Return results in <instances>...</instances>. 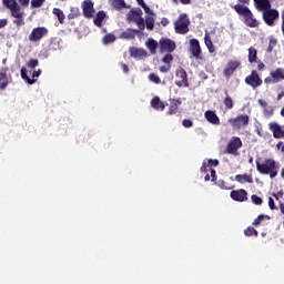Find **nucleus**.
Wrapping results in <instances>:
<instances>
[{"label":"nucleus","mask_w":284,"mask_h":284,"mask_svg":"<svg viewBox=\"0 0 284 284\" xmlns=\"http://www.w3.org/2000/svg\"><path fill=\"white\" fill-rule=\"evenodd\" d=\"M255 8L258 10V12H262V19L266 26L270 28L276 26V21H278L281 13H278L276 9H272V2L258 4Z\"/></svg>","instance_id":"f257e3e1"},{"label":"nucleus","mask_w":284,"mask_h":284,"mask_svg":"<svg viewBox=\"0 0 284 284\" xmlns=\"http://www.w3.org/2000/svg\"><path fill=\"white\" fill-rule=\"evenodd\" d=\"M256 170L260 174L270 175L271 179H276L278 176V163L274 161V159H265L263 163H261V159L255 161Z\"/></svg>","instance_id":"f03ea898"},{"label":"nucleus","mask_w":284,"mask_h":284,"mask_svg":"<svg viewBox=\"0 0 284 284\" xmlns=\"http://www.w3.org/2000/svg\"><path fill=\"white\" fill-rule=\"evenodd\" d=\"M232 8L235 10V12H237L240 17H243L244 23L247 26V28H258V20L254 18V13H252V10H250L247 7L239 3Z\"/></svg>","instance_id":"7ed1b4c3"},{"label":"nucleus","mask_w":284,"mask_h":284,"mask_svg":"<svg viewBox=\"0 0 284 284\" xmlns=\"http://www.w3.org/2000/svg\"><path fill=\"white\" fill-rule=\"evenodd\" d=\"M174 30L176 34H187L190 32V18L187 13H181L174 22Z\"/></svg>","instance_id":"20e7f679"},{"label":"nucleus","mask_w":284,"mask_h":284,"mask_svg":"<svg viewBox=\"0 0 284 284\" xmlns=\"http://www.w3.org/2000/svg\"><path fill=\"white\" fill-rule=\"evenodd\" d=\"M243 148V141L239 136H232L224 150V154H232V156H239V150Z\"/></svg>","instance_id":"39448f33"},{"label":"nucleus","mask_w":284,"mask_h":284,"mask_svg":"<svg viewBox=\"0 0 284 284\" xmlns=\"http://www.w3.org/2000/svg\"><path fill=\"white\" fill-rule=\"evenodd\" d=\"M233 130H241L245 125L250 124V116L247 114L237 115L236 118H231L227 121Z\"/></svg>","instance_id":"423d86ee"},{"label":"nucleus","mask_w":284,"mask_h":284,"mask_svg":"<svg viewBox=\"0 0 284 284\" xmlns=\"http://www.w3.org/2000/svg\"><path fill=\"white\" fill-rule=\"evenodd\" d=\"M142 11L141 9H139V11L135 10H131L128 13V19L129 21H132V23H135L139 28V30H141L143 32V30H145V19H143V17H141Z\"/></svg>","instance_id":"0eeeda50"},{"label":"nucleus","mask_w":284,"mask_h":284,"mask_svg":"<svg viewBox=\"0 0 284 284\" xmlns=\"http://www.w3.org/2000/svg\"><path fill=\"white\" fill-rule=\"evenodd\" d=\"M175 77L178 79L175 81V85H178V88H190V81L187 80V71H185V69L179 67L175 70Z\"/></svg>","instance_id":"6e6552de"},{"label":"nucleus","mask_w":284,"mask_h":284,"mask_svg":"<svg viewBox=\"0 0 284 284\" xmlns=\"http://www.w3.org/2000/svg\"><path fill=\"white\" fill-rule=\"evenodd\" d=\"M246 85H250L253 90H256V88H261L263 85V79H261V75H258V72L256 70H253L250 75L245 78Z\"/></svg>","instance_id":"1a4fd4ad"},{"label":"nucleus","mask_w":284,"mask_h":284,"mask_svg":"<svg viewBox=\"0 0 284 284\" xmlns=\"http://www.w3.org/2000/svg\"><path fill=\"white\" fill-rule=\"evenodd\" d=\"M44 37H48V28L37 27L33 28L31 33L29 34V41H31V43H37L41 41V39H44Z\"/></svg>","instance_id":"9d476101"},{"label":"nucleus","mask_w":284,"mask_h":284,"mask_svg":"<svg viewBox=\"0 0 284 284\" xmlns=\"http://www.w3.org/2000/svg\"><path fill=\"white\" fill-rule=\"evenodd\" d=\"M176 50V43L169 38L160 39V52L163 54L164 52H174Z\"/></svg>","instance_id":"9b49d317"},{"label":"nucleus","mask_w":284,"mask_h":284,"mask_svg":"<svg viewBox=\"0 0 284 284\" xmlns=\"http://www.w3.org/2000/svg\"><path fill=\"white\" fill-rule=\"evenodd\" d=\"M240 65H241V61H239V60H230L226 63V67L223 69V75L226 79H230V77H232V74H234V72H236V70H239Z\"/></svg>","instance_id":"f8f14e48"},{"label":"nucleus","mask_w":284,"mask_h":284,"mask_svg":"<svg viewBox=\"0 0 284 284\" xmlns=\"http://www.w3.org/2000/svg\"><path fill=\"white\" fill-rule=\"evenodd\" d=\"M82 13L85 19H92L94 17V2L92 0H84L82 2Z\"/></svg>","instance_id":"ddd939ff"},{"label":"nucleus","mask_w":284,"mask_h":284,"mask_svg":"<svg viewBox=\"0 0 284 284\" xmlns=\"http://www.w3.org/2000/svg\"><path fill=\"white\" fill-rule=\"evenodd\" d=\"M230 196L237 203H244V201H247V191L245 189L233 190Z\"/></svg>","instance_id":"4468645a"},{"label":"nucleus","mask_w":284,"mask_h":284,"mask_svg":"<svg viewBox=\"0 0 284 284\" xmlns=\"http://www.w3.org/2000/svg\"><path fill=\"white\" fill-rule=\"evenodd\" d=\"M129 53H130V57H132L133 59H136L138 61H141V59L148 58V51H145V49H141L136 47L129 48Z\"/></svg>","instance_id":"2eb2a0df"},{"label":"nucleus","mask_w":284,"mask_h":284,"mask_svg":"<svg viewBox=\"0 0 284 284\" xmlns=\"http://www.w3.org/2000/svg\"><path fill=\"white\" fill-rule=\"evenodd\" d=\"M189 51L194 59H201V43L196 39L190 40Z\"/></svg>","instance_id":"dca6fc26"},{"label":"nucleus","mask_w":284,"mask_h":284,"mask_svg":"<svg viewBox=\"0 0 284 284\" xmlns=\"http://www.w3.org/2000/svg\"><path fill=\"white\" fill-rule=\"evenodd\" d=\"M271 132H273L274 139H284V129L276 122L268 123Z\"/></svg>","instance_id":"f3484780"},{"label":"nucleus","mask_w":284,"mask_h":284,"mask_svg":"<svg viewBox=\"0 0 284 284\" xmlns=\"http://www.w3.org/2000/svg\"><path fill=\"white\" fill-rule=\"evenodd\" d=\"M141 31L140 29H132V28H128L125 31H123L121 34H120V39H124L126 41H131L132 39H135L136 34H141Z\"/></svg>","instance_id":"a211bd4d"},{"label":"nucleus","mask_w":284,"mask_h":284,"mask_svg":"<svg viewBox=\"0 0 284 284\" xmlns=\"http://www.w3.org/2000/svg\"><path fill=\"white\" fill-rule=\"evenodd\" d=\"M11 17H13V23L17 28H21V26H26V21L23 20V11L17 9L16 11H11Z\"/></svg>","instance_id":"6ab92c4d"},{"label":"nucleus","mask_w":284,"mask_h":284,"mask_svg":"<svg viewBox=\"0 0 284 284\" xmlns=\"http://www.w3.org/2000/svg\"><path fill=\"white\" fill-rule=\"evenodd\" d=\"M204 118L212 125H221V119H219V115H216V112L212 110L205 111Z\"/></svg>","instance_id":"aec40b11"},{"label":"nucleus","mask_w":284,"mask_h":284,"mask_svg":"<svg viewBox=\"0 0 284 284\" xmlns=\"http://www.w3.org/2000/svg\"><path fill=\"white\" fill-rule=\"evenodd\" d=\"M212 168H219V160L209 159L207 162H203L200 172L207 174L209 170H212Z\"/></svg>","instance_id":"412c9836"},{"label":"nucleus","mask_w":284,"mask_h":284,"mask_svg":"<svg viewBox=\"0 0 284 284\" xmlns=\"http://www.w3.org/2000/svg\"><path fill=\"white\" fill-rule=\"evenodd\" d=\"M181 99H171L168 114H176V112H179V106L181 105Z\"/></svg>","instance_id":"4be33fe9"},{"label":"nucleus","mask_w":284,"mask_h":284,"mask_svg":"<svg viewBox=\"0 0 284 284\" xmlns=\"http://www.w3.org/2000/svg\"><path fill=\"white\" fill-rule=\"evenodd\" d=\"M2 3L10 10V13L21 9V4L17 0H2Z\"/></svg>","instance_id":"5701e85b"},{"label":"nucleus","mask_w":284,"mask_h":284,"mask_svg":"<svg viewBox=\"0 0 284 284\" xmlns=\"http://www.w3.org/2000/svg\"><path fill=\"white\" fill-rule=\"evenodd\" d=\"M8 85H10V79H8V73H6V70L2 69L0 71V90H6Z\"/></svg>","instance_id":"b1692460"},{"label":"nucleus","mask_w":284,"mask_h":284,"mask_svg":"<svg viewBox=\"0 0 284 284\" xmlns=\"http://www.w3.org/2000/svg\"><path fill=\"white\" fill-rule=\"evenodd\" d=\"M271 77L274 79V83H278V81H284V69L277 68L271 72Z\"/></svg>","instance_id":"393cba45"},{"label":"nucleus","mask_w":284,"mask_h":284,"mask_svg":"<svg viewBox=\"0 0 284 284\" xmlns=\"http://www.w3.org/2000/svg\"><path fill=\"white\" fill-rule=\"evenodd\" d=\"M235 181L237 183H254V179L247 173L235 175Z\"/></svg>","instance_id":"a878e982"},{"label":"nucleus","mask_w":284,"mask_h":284,"mask_svg":"<svg viewBox=\"0 0 284 284\" xmlns=\"http://www.w3.org/2000/svg\"><path fill=\"white\" fill-rule=\"evenodd\" d=\"M151 106L153 108V110H165V104L163 103V101H161V98L159 97H154L151 100Z\"/></svg>","instance_id":"bb28decb"},{"label":"nucleus","mask_w":284,"mask_h":284,"mask_svg":"<svg viewBox=\"0 0 284 284\" xmlns=\"http://www.w3.org/2000/svg\"><path fill=\"white\" fill-rule=\"evenodd\" d=\"M20 74L21 79H23V81H26L29 85H34V83H37V79H31L28 77V69H26V67L21 68Z\"/></svg>","instance_id":"cd10ccee"},{"label":"nucleus","mask_w":284,"mask_h":284,"mask_svg":"<svg viewBox=\"0 0 284 284\" xmlns=\"http://www.w3.org/2000/svg\"><path fill=\"white\" fill-rule=\"evenodd\" d=\"M146 48L150 50L151 54H156V50L160 47V42L154 39H149L146 41Z\"/></svg>","instance_id":"c85d7f7f"},{"label":"nucleus","mask_w":284,"mask_h":284,"mask_svg":"<svg viewBox=\"0 0 284 284\" xmlns=\"http://www.w3.org/2000/svg\"><path fill=\"white\" fill-rule=\"evenodd\" d=\"M204 43L211 54H214V52H216V49L214 48V43L212 42V38L210 37V33H205Z\"/></svg>","instance_id":"c756f323"},{"label":"nucleus","mask_w":284,"mask_h":284,"mask_svg":"<svg viewBox=\"0 0 284 284\" xmlns=\"http://www.w3.org/2000/svg\"><path fill=\"white\" fill-rule=\"evenodd\" d=\"M52 12L54 17H57L59 23H65V13H63V10H61L60 8H53Z\"/></svg>","instance_id":"7c9ffc66"},{"label":"nucleus","mask_w":284,"mask_h":284,"mask_svg":"<svg viewBox=\"0 0 284 284\" xmlns=\"http://www.w3.org/2000/svg\"><path fill=\"white\" fill-rule=\"evenodd\" d=\"M105 19V11H99L93 20L94 26L101 28L103 26V20Z\"/></svg>","instance_id":"2f4dec72"},{"label":"nucleus","mask_w":284,"mask_h":284,"mask_svg":"<svg viewBox=\"0 0 284 284\" xmlns=\"http://www.w3.org/2000/svg\"><path fill=\"white\" fill-rule=\"evenodd\" d=\"M225 98H224V105L226 110H232V108H234V100H232V98L230 97V93L227 92V90L224 91Z\"/></svg>","instance_id":"473e14b6"},{"label":"nucleus","mask_w":284,"mask_h":284,"mask_svg":"<svg viewBox=\"0 0 284 284\" xmlns=\"http://www.w3.org/2000/svg\"><path fill=\"white\" fill-rule=\"evenodd\" d=\"M258 51H256V49L254 47L248 48V61L251 63H256L257 59H258Z\"/></svg>","instance_id":"72a5a7b5"},{"label":"nucleus","mask_w":284,"mask_h":284,"mask_svg":"<svg viewBox=\"0 0 284 284\" xmlns=\"http://www.w3.org/2000/svg\"><path fill=\"white\" fill-rule=\"evenodd\" d=\"M114 41H116V37L113 33H106L102 38L103 45H110V43H114Z\"/></svg>","instance_id":"f704fd0d"},{"label":"nucleus","mask_w":284,"mask_h":284,"mask_svg":"<svg viewBox=\"0 0 284 284\" xmlns=\"http://www.w3.org/2000/svg\"><path fill=\"white\" fill-rule=\"evenodd\" d=\"M209 172L211 173V175H210V173L206 172L205 176H204V181H210V179H211L212 183H215V181H216V170L209 169Z\"/></svg>","instance_id":"c9c22d12"},{"label":"nucleus","mask_w":284,"mask_h":284,"mask_svg":"<svg viewBox=\"0 0 284 284\" xmlns=\"http://www.w3.org/2000/svg\"><path fill=\"white\" fill-rule=\"evenodd\" d=\"M79 17H81V12L79 11V8L72 7L71 12L68 14V19L72 20V19H77Z\"/></svg>","instance_id":"e433bc0d"},{"label":"nucleus","mask_w":284,"mask_h":284,"mask_svg":"<svg viewBox=\"0 0 284 284\" xmlns=\"http://www.w3.org/2000/svg\"><path fill=\"white\" fill-rule=\"evenodd\" d=\"M146 27V30H154V18L153 17H146L144 20V28Z\"/></svg>","instance_id":"4c0bfd02"},{"label":"nucleus","mask_w":284,"mask_h":284,"mask_svg":"<svg viewBox=\"0 0 284 284\" xmlns=\"http://www.w3.org/2000/svg\"><path fill=\"white\" fill-rule=\"evenodd\" d=\"M245 236H258V231L254 229L253 226H248L246 230H244Z\"/></svg>","instance_id":"58836bf2"},{"label":"nucleus","mask_w":284,"mask_h":284,"mask_svg":"<svg viewBox=\"0 0 284 284\" xmlns=\"http://www.w3.org/2000/svg\"><path fill=\"white\" fill-rule=\"evenodd\" d=\"M112 6L115 10H122V8H125V0H113Z\"/></svg>","instance_id":"ea45409f"},{"label":"nucleus","mask_w":284,"mask_h":284,"mask_svg":"<svg viewBox=\"0 0 284 284\" xmlns=\"http://www.w3.org/2000/svg\"><path fill=\"white\" fill-rule=\"evenodd\" d=\"M278 43V41H276V39L274 38H270V42H268V47L266 49V52L272 53L274 48H276V44Z\"/></svg>","instance_id":"a19ab883"},{"label":"nucleus","mask_w":284,"mask_h":284,"mask_svg":"<svg viewBox=\"0 0 284 284\" xmlns=\"http://www.w3.org/2000/svg\"><path fill=\"white\" fill-rule=\"evenodd\" d=\"M266 219L267 221H270V215H258L252 223V225H254L255 227H257V225L261 224V222Z\"/></svg>","instance_id":"79ce46f5"},{"label":"nucleus","mask_w":284,"mask_h":284,"mask_svg":"<svg viewBox=\"0 0 284 284\" xmlns=\"http://www.w3.org/2000/svg\"><path fill=\"white\" fill-rule=\"evenodd\" d=\"M149 81H151V83H155V85H159L161 83V78L155 73H150Z\"/></svg>","instance_id":"37998d69"},{"label":"nucleus","mask_w":284,"mask_h":284,"mask_svg":"<svg viewBox=\"0 0 284 284\" xmlns=\"http://www.w3.org/2000/svg\"><path fill=\"white\" fill-rule=\"evenodd\" d=\"M162 61L166 64V65H171L172 61H174V57L172 55V53H166L163 58Z\"/></svg>","instance_id":"c03bdc74"},{"label":"nucleus","mask_w":284,"mask_h":284,"mask_svg":"<svg viewBox=\"0 0 284 284\" xmlns=\"http://www.w3.org/2000/svg\"><path fill=\"white\" fill-rule=\"evenodd\" d=\"M37 65H39V60L38 59H30L27 62V68H30L31 70H34V68H37Z\"/></svg>","instance_id":"a18cd8bd"},{"label":"nucleus","mask_w":284,"mask_h":284,"mask_svg":"<svg viewBox=\"0 0 284 284\" xmlns=\"http://www.w3.org/2000/svg\"><path fill=\"white\" fill-rule=\"evenodd\" d=\"M251 201L254 203V205H263V199H261L258 195H252Z\"/></svg>","instance_id":"49530a36"},{"label":"nucleus","mask_w":284,"mask_h":284,"mask_svg":"<svg viewBox=\"0 0 284 284\" xmlns=\"http://www.w3.org/2000/svg\"><path fill=\"white\" fill-rule=\"evenodd\" d=\"M45 0H31V8H41Z\"/></svg>","instance_id":"de8ad7c7"},{"label":"nucleus","mask_w":284,"mask_h":284,"mask_svg":"<svg viewBox=\"0 0 284 284\" xmlns=\"http://www.w3.org/2000/svg\"><path fill=\"white\" fill-rule=\"evenodd\" d=\"M182 125H183V128H192V125H194V122H192V120H190V119H184L182 121Z\"/></svg>","instance_id":"09e8293b"},{"label":"nucleus","mask_w":284,"mask_h":284,"mask_svg":"<svg viewBox=\"0 0 284 284\" xmlns=\"http://www.w3.org/2000/svg\"><path fill=\"white\" fill-rule=\"evenodd\" d=\"M172 68V64L162 65L159 68L160 72L165 74L166 72H170V69Z\"/></svg>","instance_id":"8fccbe9b"},{"label":"nucleus","mask_w":284,"mask_h":284,"mask_svg":"<svg viewBox=\"0 0 284 284\" xmlns=\"http://www.w3.org/2000/svg\"><path fill=\"white\" fill-rule=\"evenodd\" d=\"M268 207L270 210H278V207H276V204L274 203L273 197H268Z\"/></svg>","instance_id":"3c124183"},{"label":"nucleus","mask_w":284,"mask_h":284,"mask_svg":"<svg viewBox=\"0 0 284 284\" xmlns=\"http://www.w3.org/2000/svg\"><path fill=\"white\" fill-rule=\"evenodd\" d=\"M272 196H273L276 201H281V199H283V191H278L277 193H273Z\"/></svg>","instance_id":"603ef678"},{"label":"nucleus","mask_w":284,"mask_h":284,"mask_svg":"<svg viewBox=\"0 0 284 284\" xmlns=\"http://www.w3.org/2000/svg\"><path fill=\"white\" fill-rule=\"evenodd\" d=\"M142 8H143L145 14H150L151 17H154V11H152V10L150 9V7H148V4H145V6L142 7Z\"/></svg>","instance_id":"864d4df0"},{"label":"nucleus","mask_w":284,"mask_h":284,"mask_svg":"<svg viewBox=\"0 0 284 284\" xmlns=\"http://www.w3.org/2000/svg\"><path fill=\"white\" fill-rule=\"evenodd\" d=\"M219 187H221V190H230L227 183L223 180L219 182Z\"/></svg>","instance_id":"5fc2aeb1"},{"label":"nucleus","mask_w":284,"mask_h":284,"mask_svg":"<svg viewBox=\"0 0 284 284\" xmlns=\"http://www.w3.org/2000/svg\"><path fill=\"white\" fill-rule=\"evenodd\" d=\"M256 6H263L265 3H270V0H253Z\"/></svg>","instance_id":"6e6d98bb"},{"label":"nucleus","mask_w":284,"mask_h":284,"mask_svg":"<svg viewBox=\"0 0 284 284\" xmlns=\"http://www.w3.org/2000/svg\"><path fill=\"white\" fill-rule=\"evenodd\" d=\"M161 24L163 26V28H165L166 26H170V20L168 18H162Z\"/></svg>","instance_id":"4d7b16f0"},{"label":"nucleus","mask_w":284,"mask_h":284,"mask_svg":"<svg viewBox=\"0 0 284 284\" xmlns=\"http://www.w3.org/2000/svg\"><path fill=\"white\" fill-rule=\"evenodd\" d=\"M20 6H22L23 8L30 6V0H18Z\"/></svg>","instance_id":"13d9d810"},{"label":"nucleus","mask_w":284,"mask_h":284,"mask_svg":"<svg viewBox=\"0 0 284 284\" xmlns=\"http://www.w3.org/2000/svg\"><path fill=\"white\" fill-rule=\"evenodd\" d=\"M39 77H41V69H38L37 71H33V73H32V79H37Z\"/></svg>","instance_id":"bf43d9fd"},{"label":"nucleus","mask_w":284,"mask_h":284,"mask_svg":"<svg viewBox=\"0 0 284 284\" xmlns=\"http://www.w3.org/2000/svg\"><path fill=\"white\" fill-rule=\"evenodd\" d=\"M8 26V20L7 19H0V30L1 28H6Z\"/></svg>","instance_id":"052dcab7"},{"label":"nucleus","mask_w":284,"mask_h":284,"mask_svg":"<svg viewBox=\"0 0 284 284\" xmlns=\"http://www.w3.org/2000/svg\"><path fill=\"white\" fill-rule=\"evenodd\" d=\"M264 83H267V84H270V83H274V78L271 75V77H267V78H265L264 79Z\"/></svg>","instance_id":"680f3d73"},{"label":"nucleus","mask_w":284,"mask_h":284,"mask_svg":"<svg viewBox=\"0 0 284 284\" xmlns=\"http://www.w3.org/2000/svg\"><path fill=\"white\" fill-rule=\"evenodd\" d=\"M121 68H122L123 72H125V74H128V72H130V68L128 67V64L122 63Z\"/></svg>","instance_id":"e2e57ef3"},{"label":"nucleus","mask_w":284,"mask_h":284,"mask_svg":"<svg viewBox=\"0 0 284 284\" xmlns=\"http://www.w3.org/2000/svg\"><path fill=\"white\" fill-rule=\"evenodd\" d=\"M180 3H182V6H190V3H192V0H180Z\"/></svg>","instance_id":"0e129e2a"},{"label":"nucleus","mask_w":284,"mask_h":284,"mask_svg":"<svg viewBox=\"0 0 284 284\" xmlns=\"http://www.w3.org/2000/svg\"><path fill=\"white\" fill-rule=\"evenodd\" d=\"M257 70H265V63L260 62V63L257 64Z\"/></svg>","instance_id":"69168bd1"},{"label":"nucleus","mask_w":284,"mask_h":284,"mask_svg":"<svg viewBox=\"0 0 284 284\" xmlns=\"http://www.w3.org/2000/svg\"><path fill=\"white\" fill-rule=\"evenodd\" d=\"M258 103L262 108H267V102L263 101V100H258Z\"/></svg>","instance_id":"338daca9"},{"label":"nucleus","mask_w":284,"mask_h":284,"mask_svg":"<svg viewBox=\"0 0 284 284\" xmlns=\"http://www.w3.org/2000/svg\"><path fill=\"white\" fill-rule=\"evenodd\" d=\"M138 6H141V8L145 7V2L143 0H136Z\"/></svg>","instance_id":"774afa93"}]
</instances>
